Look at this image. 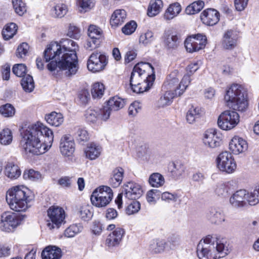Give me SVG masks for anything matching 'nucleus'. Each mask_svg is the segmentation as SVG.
Returning a JSON list of instances; mask_svg holds the SVG:
<instances>
[{"label":"nucleus","mask_w":259,"mask_h":259,"mask_svg":"<svg viewBox=\"0 0 259 259\" xmlns=\"http://www.w3.org/2000/svg\"><path fill=\"white\" fill-rule=\"evenodd\" d=\"M166 242L164 240H158L156 243H153L150 245L151 249L155 253H160L165 248Z\"/></svg>","instance_id":"obj_58"},{"label":"nucleus","mask_w":259,"mask_h":259,"mask_svg":"<svg viewBox=\"0 0 259 259\" xmlns=\"http://www.w3.org/2000/svg\"><path fill=\"white\" fill-rule=\"evenodd\" d=\"M97 190V194L103 197L105 199L111 201L113 197V193L111 189L105 186H100L95 189Z\"/></svg>","instance_id":"obj_47"},{"label":"nucleus","mask_w":259,"mask_h":259,"mask_svg":"<svg viewBox=\"0 0 259 259\" xmlns=\"http://www.w3.org/2000/svg\"><path fill=\"white\" fill-rule=\"evenodd\" d=\"M248 192L241 189L235 192L230 198V203L235 208L243 207L247 204Z\"/></svg>","instance_id":"obj_17"},{"label":"nucleus","mask_w":259,"mask_h":259,"mask_svg":"<svg viewBox=\"0 0 259 259\" xmlns=\"http://www.w3.org/2000/svg\"><path fill=\"white\" fill-rule=\"evenodd\" d=\"M48 215L51 222H48V226L50 229L58 228L65 219V211L59 206H53L48 210Z\"/></svg>","instance_id":"obj_12"},{"label":"nucleus","mask_w":259,"mask_h":259,"mask_svg":"<svg viewBox=\"0 0 259 259\" xmlns=\"http://www.w3.org/2000/svg\"><path fill=\"white\" fill-rule=\"evenodd\" d=\"M25 217V215L12 212H5L0 217V230L8 233L13 232L22 224Z\"/></svg>","instance_id":"obj_7"},{"label":"nucleus","mask_w":259,"mask_h":259,"mask_svg":"<svg viewBox=\"0 0 259 259\" xmlns=\"http://www.w3.org/2000/svg\"><path fill=\"white\" fill-rule=\"evenodd\" d=\"M61 46L56 42L49 45L44 52V59L48 69L53 72L59 68L60 70H66V74L69 76L75 74L77 71V57L75 50L77 46L75 42L66 39Z\"/></svg>","instance_id":"obj_1"},{"label":"nucleus","mask_w":259,"mask_h":259,"mask_svg":"<svg viewBox=\"0 0 259 259\" xmlns=\"http://www.w3.org/2000/svg\"><path fill=\"white\" fill-rule=\"evenodd\" d=\"M175 76V75L173 73L170 74L167 77L166 80L164 83V85L167 88V89L170 90L169 91L175 92V95L179 96L178 95H176V91L178 93L181 89L179 88V80Z\"/></svg>","instance_id":"obj_27"},{"label":"nucleus","mask_w":259,"mask_h":259,"mask_svg":"<svg viewBox=\"0 0 259 259\" xmlns=\"http://www.w3.org/2000/svg\"><path fill=\"white\" fill-rule=\"evenodd\" d=\"M168 169L174 178H178L184 172L185 166L179 162H172L169 164Z\"/></svg>","instance_id":"obj_34"},{"label":"nucleus","mask_w":259,"mask_h":259,"mask_svg":"<svg viewBox=\"0 0 259 259\" xmlns=\"http://www.w3.org/2000/svg\"><path fill=\"white\" fill-rule=\"evenodd\" d=\"M12 4L16 13L19 15L22 16L26 12V4L22 0H12Z\"/></svg>","instance_id":"obj_50"},{"label":"nucleus","mask_w":259,"mask_h":259,"mask_svg":"<svg viewBox=\"0 0 259 259\" xmlns=\"http://www.w3.org/2000/svg\"><path fill=\"white\" fill-rule=\"evenodd\" d=\"M190 76L191 74L186 73L183 76L181 81L180 82L179 88L181 89L178 93L176 92V95H178V96H180L183 93L191 81Z\"/></svg>","instance_id":"obj_53"},{"label":"nucleus","mask_w":259,"mask_h":259,"mask_svg":"<svg viewBox=\"0 0 259 259\" xmlns=\"http://www.w3.org/2000/svg\"><path fill=\"white\" fill-rule=\"evenodd\" d=\"M180 243V238L179 235L176 234H172L168 238L166 245H169V249H173L176 246H178Z\"/></svg>","instance_id":"obj_60"},{"label":"nucleus","mask_w":259,"mask_h":259,"mask_svg":"<svg viewBox=\"0 0 259 259\" xmlns=\"http://www.w3.org/2000/svg\"><path fill=\"white\" fill-rule=\"evenodd\" d=\"M76 138L79 143L87 142L89 139L87 131L83 129H79L77 131Z\"/></svg>","instance_id":"obj_64"},{"label":"nucleus","mask_w":259,"mask_h":259,"mask_svg":"<svg viewBox=\"0 0 259 259\" xmlns=\"http://www.w3.org/2000/svg\"><path fill=\"white\" fill-rule=\"evenodd\" d=\"M105 87L103 83H95L92 86L91 93L93 98H101L104 94Z\"/></svg>","instance_id":"obj_46"},{"label":"nucleus","mask_w":259,"mask_h":259,"mask_svg":"<svg viewBox=\"0 0 259 259\" xmlns=\"http://www.w3.org/2000/svg\"><path fill=\"white\" fill-rule=\"evenodd\" d=\"M78 5L82 10L87 12L95 6V3L91 0H78Z\"/></svg>","instance_id":"obj_62"},{"label":"nucleus","mask_w":259,"mask_h":259,"mask_svg":"<svg viewBox=\"0 0 259 259\" xmlns=\"http://www.w3.org/2000/svg\"><path fill=\"white\" fill-rule=\"evenodd\" d=\"M181 10V6L178 3L170 5L164 13V19L167 20L173 19L180 13Z\"/></svg>","instance_id":"obj_33"},{"label":"nucleus","mask_w":259,"mask_h":259,"mask_svg":"<svg viewBox=\"0 0 259 259\" xmlns=\"http://www.w3.org/2000/svg\"><path fill=\"white\" fill-rule=\"evenodd\" d=\"M207 39L205 35L197 34L186 38L185 46L187 52L193 53L203 49L206 44Z\"/></svg>","instance_id":"obj_11"},{"label":"nucleus","mask_w":259,"mask_h":259,"mask_svg":"<svg viewBox=\"0 0 259 259\" xmlns=\"http://www.w3.org/2000/svg\"><path fill=\"white\" fill-rule=\"evenodd\" d=\"M248 145L247 142L238 137H234L229 144V149L235 154H238L246 151Z\"/></svg>","instance_id":"obj_20"},{"label":"nucleus","mask_w":259,"mask_h":259,"mask_svg":"<svg viewBox=\"0 0 259 259\" xmlns=\"http://www.w3.org/2000/svg\"><path fill=\"white\" fill-rule=\"evenodd\" d=\"M126 18V13L124 10H116L111 16L110 24L112 27H116L121 25L125 21Z\"/></svg>","instance_id":"obj_24"},{"label":"nucleus","mask_w":259,"mask_h":259,"mask_svg":"<svg viewBox=\"0 0 259 259\" xmlns=\"http://www.w3.org/2000/svg\"><path fill=\"white\" fill-rule=\"evenodd\" d=\"M229 188L225 184H220L217 185L215 189V193L219 196L225 197L228 195Z\"/></svg>","instance_id":"obj_59"},{"label":"nucleus","mask_w":259,"mask_h":259,"mask_svg":"<svg viewBox=\"0 0 259 259\" xmlns=\"http://www.w3.org/2000/svg\"><path fill=\"white\" fill-rule=\"evenodd\" d=\"M204 6L202 1H195L187 7L185 12L188 15H193L199 12Z\"/></svg>","instance_id":"obj_39"},{"label":"nucleus","mask_w":259,"mask_h":259,"mask_svg":"<svg viewBox=\"0 0 259 259\" xmlns=\"http://www.w3.org/2000/svg\"><path fill=\"white\" fill-rule=\"evenodd\" d=\"M23 177L25 180L35 181L41 178V175L38 171L33 169H29L24 171Z\"/></svg>","instance_id":"obj_54"},{"label":"nucleus","mask_w":259,"mask_h":259,"mask_svg":"<svg viewBox=\"0 0 259 259\" xmlns=\"http://www.w3.org/2000/svg\"><path fill=\"white\" fill-rule=\"evenodd\" d=\"M143 194L141 186L133 182H128L124 185V196L129 200H136Z\"/></svg>","instance_id":"obj_14"},{"label":"nucleus","mask_w":259,"mask_h":259,"mask_svg":"<svg viewBox=\"0 0 259 259\" xmlns=\"http://www.w3.org/2000/svg\"><path fill=\"white\" fill-rule=\"evenodd\" d=\"M155 79L154 68L149 63L140 62L131 73L130 85L133 92L140 94L148 91Z\"/></svg>","instance_id":"obj_3"},{"label":"nucleus","mask_w":259,"mask_h":259,"mask_svg":"<svg viewBox=\"0 0 259 259\" xmlns=\"http://www.w3.org/2000/svg\"><path fill=\"white\" fill-rule=\"evenodd\" d=\"M149 183L152 187L158 188L164 185L165 179L160 173L154 172L150 176Z\"/></svg>","instance_id":"obj_35"},{"label":"nucleus","mask_w":259,"mask_h":259,"mask_svg":"<svg viewBox=\"0 0 259 259\" xmlns=\"http://www.w3.org/2000/svg\"><path fill=\"white\" fill-rule=\"evenodd\" d=\"M165 45L169 49H176L179 45V38L176 32L171 30L165 31L163 35Z\"/></svg>","instance_id":"obj_23"},{"label":"nucleus","mask_w":259,"mask_h":259,"mask_svg":"<svg viewBox=\"0 0 259 259\" xmlns=\"http://www.w3.org/2000/svg\"><path fill=\"white\" fill-rule=\"evenodd\" d=\"M247 204L255 205L259 202V184L256 186L253 191L247 194Z\"/></svg>","instance_id":"obj_49"},{"label":"nucleus","mask_w":259,"mask_h":259,"mask_svg":"<svg viewBox=\"0 0 259 259\" xmlns=\"http://www.w3.org/2000/svg\"><path fill=\"white\" fill-rule=\"evenodd\" d=\"M123 174L124 170L120 167H116L112 171L109 183L113 187L116 188L120 185L123 179Z\"/></svg>","instance_id":"obj_26"},{"label":"nucleus","mask_w":259,"mask_h":259,"mask_svg":"<svg viewBox=\"0 0 259 259\" xmlns=\"http://www.w3.org/2000/svg\"><path fill=\"white\" fill-rule=\"evenodd\" d=\"M174 92L171 91H166L163 96H161L157 102L158 106L160 107H164L166 106L169 105L172 99L176 97Z\"/></svg>","instance_id":"obj_40"},{"label":"nucleus","mask_w":259,"mask_h":259,"mask_svg":"<svg viewBox=\"0 0 259 259\" xmlns=\"http://www.w3.org/2000/svg\"><path fill=\"white\" fill-rule=\"evenodd\" d=\"M6 176L11 179H16L20 177L21 170L18 166L13 162H8L5 169Z\"/></svg>","instance_id":"obj_30"},{"label":"nucleus","mask_w":259,"mask_h":259,"mask_svg":"<svg viewBox=\"0 0 259 259\" xmlns=\"http://www.w3.org/2000/svg\"><path fill=\"white\" fill-rule=\"evenodd\" d=\"M91 201L93 205L102 207L106 206L110 201L97 194V190H94L91 196Z\"/></svg>","instance_id":"obj_37"},{"label":"nucleus","mask_w":259,"mask_h":259,"mask_svg":"<svg viewBox=\"0 0 259 259\" xmlns=\"http://www.w3.org/2000/svg\"><path fill=\"white\" fill-rule=\"evenodd\" d=\"M247 91L241 85L233 84L226 91L227 105L234 110L245 111L248 107Z\"/></svg>","instance_id":"obj_6"},{"label":"nucleus","mask_w":259,"mask_h":259,"mask_svg":"<svg viewBox=\"0 0 259 259\" xmlns=\"http://www.w3.org/2000/svg\"><path fill=\"white\" fill-rule=\"evenodd\" d=\"M45 119L49 124L57 127L60 126L63 123L64 121V117L62 113L54 111L48 115H46L45 116Z\"/></svg>","instance_id":"obj_28"},{"label":"nucleus","mask_w":259,"mask_h":259,"mask_svg":"<svg viewBox=\"0 0 259 259\" xmlns=\"http://www.w3.org/2000/svg\"><path fill=\"white\" fill-rule=\"evenodd\" d=\"M206 219L211 223L220 224L225 221V216L222 209L217 207L209 208L206 213Z\"/></svg>","instance_id":"obj_18"},{"label":"nucleus","mask_w":259,"mask_h":259,"mask_svg":"<svg viewBox=\"0 0 259 259\" xmlns=\"http://www.w3.org/2000/svg\"><path fill=\"white\" fill-rule=\"evenodd\" d=\"M100 148L94 143L91 144L85 151L86 157L91 160L97 158L100 155Z\"/></svg>","instance_id":"obj_42"},{"label":"nucleus","mask_w":259,"mask_h":259,"mask_svg":"<svg viewBox=\"0 0 259 259\" xmlns=\"http://www.w3.org/2000/svg\"><path fill=\"white\" fill-rule=\"evenodd\" d=\"M18 27L14 23H10L5 26L2 31L3 38L9 40L12 38L17 31Z\"/></svg>","instance_id":"obj_36"},{"label":"nucleus","mask_w":259,"mask_h":259,"mask_svg":"<svg viewBox=\"0 0 259 259\" xmlns=\"http://www.w3.org/2000/svg\"><path fill=\"white\" fill-rule=\"evenodd\" d=\"M13 140L12 132L9 128L4 129L0 133V143L4 145L10 144Z\"/></svg>","instance_id":"obj_45"},{"label":"nucleus","mask_w":259,"mask_h":259,"mask_svg":"<svg viewBox=\"0 0 259 259\" xmlns=\"http://www.w3.org/2000/svg\"><path fill=\"white\" fill-rule=\"evenodd\" d=\"M93 208L89 205H84L80 206L77 210V215L80 218L84 221L90 220L93 215Z\"/></svg>","instance_id":"obj_31"},{"label":"nucleus","mask_w":259,"mask_h":259,"mask_svg":"<svg viewBox=\"0 0 259 259\" xmlns=\"http://www.w3.org/2000/svg\"><path fill=\"white\" fill-rule=\"evenodd\" d=\"M162 6L161 0H151L147 10L148 15L150 17L156 16L160 12Z\"/></svg>","instance_id":"obj_32"},{"label":"nucleus","mask_w":259,"mask_h":259,"mask_svg":"<svg viewBox=\"0 0 259 259\" xmlns=\"http://www.w3.org/2000/svg\"><path fill=\"white\" fill-rule=\"evenodd\" d=\"M125 100L118 96L111 98L107 102V106L102 109V118L104 120L108 119L111 111H118L125 105Z\"/></svg>","instance_id":"obj_13"},{"label":"nucleus","mask_w":259,"mask_h":259,"mask_svg":"<svg viewBox=\"0 0 259 259\" xmlns=\"http://www.w3.org/2000/svg\"><path fill=\"white\" fill-rule=\"evenodd\" d=\"M140 207V202L136 200H133L126 208V212L128 215L134 214L139 211Z\"/></svg>","instance_id":"obj_56"},{"label":"nucleus","mask_w":259,"mask_h":259,"mask_svg":"<svg viewBox=\"0 0 259 259\" xmlns=\"http://www.w3.org/2000/svg\"><path fill=\"white\" fill-rule=\"evenodd\" d=\"M102 32L100 28L98 27L91 25L88 28V36L89 37L92 38V39H95V38H98L101 40Z\"/></svg>","instance_id":"obj_51"},{"label":"nucleus","mask_w":259,"mask_h":259,"mask_svg":"<svg viewBox=\"0 0 259 259\" xmlns=\"http://www.w3.org/2000/svg\"><path fill=\"white\" fill-rule=\"evenodd\" d=\"M28 49L29 46L27 43H22L18 46L17 49V51L16 53V56L18 58H22L23 57L26 56L28 52Z\"/></svg>","instance_id":"obj_61"},{"label":"nucleus","mask_w":259,"mask_h":259,"mask_svg":"<svg viewBox=\"0 0 259 259\" xmlns=\"http://www.w3.org/2000/svg\"><path fill=\"white\" fill-rule=\"evenodd\" d=\"M153 40V33L152 31H148L145 33L141 35L139 41L144 45H147Z\"/></svg>","instance_id":"obj_63"},{"label":"nucleus","mask_w":259,"mask_h":259,"mask_svg":"<svg viewBox=\"0 0 259 259\" xmlns=\"http://www.w3.org/2000/svg\"><path fill=\"white\" fill-rule=\"evenodd\" d=\"M137 24L134 21L127 23L122 28V32L125 35H130L134 32Z\"/></svg>","instance_id":"obj_57"},{"label":"nucleus","mask_w":259,"mask_h":259,"mask_svg":"<svg viewBox=\"0 0 259 259\" xmlns=\"http://www.w3.org/2000/svg\"><path fill=\"white\" fill-rule=\"evenodd\" d=\"M41 256L42 259H60L62 251L56 246H48L42 251Z\"/></svg>","instance_id":"obj_22"},{"label":"nucleus","mask_w":259,"mask_h":259,"mask_svg":"<svg viewBox=\"0 0 259 259\" xmlns=\"http://www.w3.org/2000/svg\"><path fill=\"white\" fill-rule=\"evenodd\" d=\"M197 253L200 259H217L226 255L228 249L223 243L218 242L211 235H207L198 244Z\"/></svg>","instance_id":"obj_4"},{"label":"nucleus","mask_w":259,"mask_h":259,"mask_svg":"<svg viewBox=\"0 0 259 259\" xmlns=\"http://www.w3.org/2000/svg\"><path fill=\"white\" fill-rule=\"evenodd\" d=\"M60 150L61 154L67 157L72 155L75 150V143L70 135H64L60 140Z\"/></svg>","instance_id":"obj_15"},{"label":"nucleus","mask_w":259,"mask_h":259,"mask_svg":"<svg viewBox=\"0 0 259 259\" xmlns=\"http://www.w3.org/2000/svg\"><path fill=\"white\" fill-rule=\"evenodd\" d=\"M221 139L214 133H206L203 139V143L211 148L219 147L221 143Z\"/></svg>","instance_id":"obj_25"},{"label":"nucleus","mask_w":259,"mask_h":259,"mask_svg":"<svg viewBox=\"0 0 259 259\" xmlns=\"http://www.w3.org/2000/svg\"><path fill=\"white\" fill-rule=\"evenodd\" d=\"M202 115V111L199 107L192 106L186 114V120L190 124H193Z\"/></svg>","instance_id":"obj_29"},{"label":"nucleus","mask_w":259,"mask_h":259,"mask_svg":"<svg viewBox=\"0 0 259 259\" xmlns=\"http://www.w3.org/2000/svg\"><path fill=\"white\" fill-rule=\"evenodd\" d=\"M125 233L123 229L116 228L110 233L106 240V244L108 246H115L118 245L121 242L122 237Z\"/></svg>","instance_id":"obj_21"},{"label":"nucleus","mask_w":259,"mask_h":259,"mask_svg":"<svg viewBox=\"0 0 259 259\" xmlns=\"http://www.w3.org/2000/svg\"><path fill=\"white\" fill-rule=\"evenodd\" d=\"M101 42V40L98 38H95V39H92V38L89 37L87 39L84 47L87 50L91 51L99 47Z\"/></svg>","instance_id":"obj_52"},{"label":"nucleus","mask_w":259,"mask_h":259,"mask_svg":"<svg viewBox=\"0 0 259 259\" xmlns=\"http://www.w3.org/2000/svg\"><path fill=\"white\" fill-rule=\"evenodd\" d=\"M30 190L23 186H17L9 190L6 200L10 208L15 211H23L28 208V203L33 199Z\"/></svg>","instance_id":"obj_5"},{"label":"nucleus","mask_w":259,"mask_h":259,"mask_svg":"<svg viewBox=\"0 0 259 259\" xmlns=\"http://www.w3.org/2000/svg\"><path fill=\"white\" fill-rule=\"evenodd\" d=\"M16 110L10 103H6L0 106V114L5 117H12L14 116Z\"/></svg>","instance_id":"obj_44"},{"label":"nucleus","mask_w":259,"mask_h":259,"mask_svg":"<svg viewBox=\"0 0 259 259\" xmlns=\"http://www.w3.org/2000/svg\"><path fill=\"white\" fill-rule=\"evenodd\" d=\"M217 166L222 171L232 173L236 168V164L231 153L225 151L220 154L217 159Z\"/></svg>","instance_id":"obj_9"},{"label":"nucleus","mask_w":259,"mask_h":259,"mask_svg":"<svg viewBox=\"0 0 259 259\" xmlns=\"http://www.w3.org/2000/svg\"><path fill=\"white\" fill-rule=\"evenodd\" d=\"M83 230V226L81 224H76L70 225L64 231V235L67 237H73L76 234L81 232Z\"/></svg>","instance_id":"obj_43"},{"label":"nucleus","mask_w":259,"mask_h":259,"mask_svg":"<svg viewBox=\"0 0 259 259\" xmlns=\"http://www.w3.org/2000/svg\"><path fill=\"white\" fill-rule=\"evenodd\" d=\"M107 63L108 59L105 55L100 53L94 52L88 59L87 67L89 70L97 72L104 69Z\"/></svg>","instance_id":"obj_10"},{"label":"nucleus","mask_w":259,"mask_h":259,"mask_svg":"<svg viewBox=\"0 0 259 259\" xmlns=\"http://www.w3.org/2000/svg\"><path fill=\"white\" fill-rule=\"evenodd\" d=\"M20 145L26 153L40 155L52 146L54 140L53 131L41 123L29 125L21 133Z\"/></svg>","instance_id":"obj_2"},{"label":"nucleus","mask_w":259,"mask_h":259,"mask_svg":"<svg viewBox=\"0 0 259 259\" xmlns=\"http://www.w3.org/2000/svg\"><path fill=\"white\" fill-rule=\"evenodd\" d=\"M200 19L204 24L213 26L220 20V13L214 9H206L201 13Z\"/></svg>","instance_id":"obj_16"},{"label":"nucleus","mask_w":259,"mask_h":259,"mask_svg":"<svg viewBox=\"0 0 259 259\" xmlns=\"http://www.w3.org/2000/svg\"><path fill=\"white\" fill-rule=\"evenodd\" d=\"M21 84L23 89L28 93L33 91L34 88V82L32 77L29 74H25L22 78Z\"/></svg>","instance_id":"obj_41"},{"label":"nucleus","mask_w":259,"mask_h":259,"mask_svg":"<svg viewBox=\"0 0 259 259\" xmlns=\"http://www.w3.org/2000/svg\"><path fill=\"white\" fill-rule=\"evenodd\" d=\"M239 118V115L236 111L226 110L219 115L218 124L219 127L223 130H230L238 124Z\"/></svg>","instance_id":"obj_8"},{"label":"nucleus","mask_w":259,"mask_h":259,"mask_svg":"<svg viewBox=\"0 0 259 259\" xmlns=\"http://www.w3.org/2000/svg\"><path fill=\"white\" fill-rule=\"evenodd\" d=\"M102 111V109L96 110L93 109H88L86 110L85 114L87 121L89 123H95L100 115L102 119L103 120Z\"/></svg>","instance_id":"obj_38"},{"label":"nucleus","mask_w":259,"mask_h":259,"mask_svg":"<svg viewBox=\"0 0 259 259\" xmlns=\"http://www.w3.org/2000/svg\"><path fill=\"white\" fill-rule=\"evenodd\" d=\"M67 6L63 4H58L52 10V15L55 18H62L67 13Z\"/></svg>","instance_id":"obj_48"},{"label":"nucleus","mask_w":259,"mask_h":259,"mask_svg":"<svg viewBox=\"0 0 259 259\" xmlns=\"http://www.w3.org/2000/svg\"><path fill=\"white\" fill-rule=\"evenodd\" d=\"M13 73L19 77L24 76L26 73V66L24 64H17L12 68Z\"/></svg>","instance_id":"obj_55"},{"label":"nucleus","mask_w":259,"mask_h":259,"mask_svg":"<svg viewBox=\"0 0 259 259\" xmlns=\"http://www.w3.org/2000/svg\"><path fill=\"white\" fill-rule=\"evenodd\" d=\"M238 37L232 30H227L224 34L222 45L224 49L233 50L237 46Z\"/></svg>","instance_id":"obj_19"}]
</instances>
